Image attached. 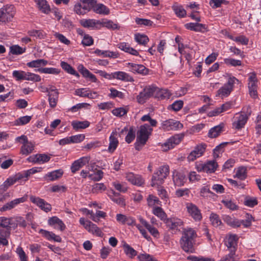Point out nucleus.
Here are the masks:
<instances>
[{
    "instance_id": "1",
    "label": "nucleus",
    "mask_w": 261,
    "mask_h": 261,
    "mask_svg": "<svg viewBox=\"0 0 261 261\" xmlns=\"http://www.w3.org/2000/svg\"><path fill=\"white\" fill-rule=\"evenodd\" d=\"M196 237V233L192 228H183L180 244L185 252L193 253L194 251V244Z\"/></svg>"
},
{
    "instance_id": "2",
    "label": "nucleus",
    "mask_w": 261,
    "mask_h": 261,
    "mask_svg": "<svg viewBox=\"0 0 261 261\" xmlns=\"http://www.w3.org/2000/svg\"><path fill=\"white\" fill-rule=\"evenodd\" d=\"M152 131V129L147 124L140 126L137 133L136 142L135 144L136 150L141 149L147 141Z\"/></svg>"
},
{
    "instance_id": "3",
    "label": "nucleus",
    "mask_w": 261,
    "mask_h": 261,
    "mask_svg": "<svg viewBox=\"0 0 261 261\" xmlns=\"http://www.w3.org/2000/svg\"><path fill=\"white\" fill-rule=\"evenodd\" d=\"M169 174V167L164 165L160 167L153 173L151 178V187L161 186Z\"/></svg>"
},
{
    "instance_id": "4",
    "label": "nucleus",
    "mask_w": 261,
    "mask_h": 261,
    "mask_svg": "<svg viewBox=\"0 0 261 261\" xmlns=\"http://www.w3.org/2000/svg\"><path fill=\"white\" fill-rule=\"evenodd\" d=\"M244 112L245 114H237L239 116L236 117V120L233 123V126L236 129H239L244 126L252 112L249 106L244 108Z\"/></svg>"
},
{
    "instance_id": "5",
    "label": "nucleus",
    "mask_w": 261,
    "mask_h": 261,
    "mask_svg": "<svg viewBox=\"0 0 261 261\" xmlns=\"http://www.w3.org/2000/svg\"><path fill=\"white\" fill-rule=\"evenodd\" d=\"M156 90L157 87L153 86L146 87L143 91L141 92L137 96L138 102L140 103H143L151 97L154 96L155 97Z\"/></svg>"
},
{
    "instance_id": "6",
    "label": "nucleus",
    "mask_w": 261,
    "mask_h": 261,
    "mask_svg": "<svg viewBox=\"0 0 261 261\" xmlns=\"http://www.w3.org/2000/svg\"><path fill=\"white\" fill-rule=\"evenodd\" d=\"M13 218L0 217V234L7 237L10 234V228H12Z\"/></svg>"
},
{
    "instance_id": "7",
    "label": "nucleus",
    "mask_w": 261,
    "mask_h": 261,
    "mask_svg": "<svg viewBox=\"0 0 261 261\" xmlns=\"http://www.w3.org/2000/svg\"><path fill=\"white\" fill-rule=\"evenodd\" d=\"M17 140L23 144L20 150L22 154L28 155L32 152L34 149V145L28 141L27 136L22 135L17 138Z\"/></svg>"
},
{
    "instance_id": "8",
    "label": "nucleus",
    "mask_w": 261,
    "mask_h": 261,
    "mask_svg": "<svg viewBox=\"0 0 261 261\" xmlns=\"http://www.w3.org/2000/svg\"><path fill=\"white\" fill-rule=\"evenodd\" d=\"M236 81H238L234 77L229 78L227 84H225L218 91L217 95L222 97L228 96L232 91Z\"/></svg>"
},
{
    "instance_id": "9",
    "label": "nucleus",
    "mask_w": 261,
    "mask_h": 261,
    "mask_svg": "<svg viewBox=\"0 0 261 261\" xmlns=\"http://www.w3.org/2000/svg\"><path fill=\"white\" fill-rule=\"evenodd\" d=\"M14 15V6H6L0 9V22H6L10 21Z\"/></svg>"
},
{
    "instance_id": "10",
    "label": "nucleus",
    "mask_w": 261,
    "mask_h": 261,
    "mask_svg": "<svg viewBox=\"0 0 261 261\" xmlns=\"http://www.w3.org/2000/svg\"><path fill=\"white\" fill-rule=\"evenodd\" d=\"M184 134L176 135L169 138L162 146L163 150L166 151L178 144L184 137Z\"/></svg>"
},
{
    "instance_id": "11",
    "label": "nucleus",
    "mask_w": 261,
    "mask_h": 261,
    "mask_svg": "<svg viewBox=\"0 0 261 261\" xmlns=\"http://www.w3.org/2000/svg\"><path fill=\"white\" fill-rule=\"evenodd\" d=\"M248 81V88L250 95L253 98H255L257 96V79L256 75L254 72H252L249 74Z\"/></svg>"
},
{
    "instance_id": "12",
    "label": "nucleus",
    "mask_w": 261,
    "mask_h": 261,
    "mask_svg": "<svg viewBox=\"0 0 261 261\" xmlns=\"http://www.w3.org/2000/svg\"><path fill=\"white\" fill-rule=\"evenodd\" d=\"M186 208L189 215L196 221H200L202 219V215L198 207L192 203H186Z\"/></svg>"
},
{
    "instance_id": "13",
    "label": "nucleus",
    "mask_w": 261,
    "mask_h": 261,
    "mask_svg": "<svg viewBox=\"0 0 261 261\" xmlns=\"http://www.w3.org/2000/svg\"><path fill=\"white\" fill-rule=\"evenodd\" d=\"M162 127L165 130H170L181 128L183 125L178 121L169 119L162 122Z\"/></svg>"
},
{
    "instance_id": "14",
    "label": "nucleus",
    "mask_w": 261,
    "mask_h": 261,
    "mask_svg": "<svg viewBox=\"0 0 261 261\" xmlns=\"http://www.w3.org/2000/svg\"><path fill=\"white\" fill-rule=\"evenodd\" d=\"M30 200L33 203L38 206L41 210L46 212L51 211V206L50 204L46 202L44 200L39 197H37L34 196L30 197Z\"/></svg>"
},
{
    "instance_id": "15",
    "label": "nucleus",
    "mask_w": 261,
    "mask_h": 261,
    "mask_svg": "<svg viewBox=\"0 0 261 261\" xmlns=\"http://www.w3.org/2000/svg\"><path fill=\"white\" fill-rule=\"evenodd\" d=\"M167 227L173 231L177 230L178 227L182 226L183 221L177 218H167L165 221Z\"/></svg>"
},
{
    "instance_id": "16",
    "label": "nucleus",
    "mask_w": 261,
    "mask_h": 261,
    "mask_svg": "<svg viewBox=\"0 0 261 261\" xmlns=\"http://www.w3.org/2000/svg\"><path fill=\"white\" fill-rule=\"evenodd\" d=\"M27 200V198L25 197H22L21 198L15 199L11 201H10L5 205H4L1 208L0 211L1 212H5L8 210H10L13 208H14L19 203H23L25 202Z\"/></svg>"
},
{
    "instance_id": "17",
    "label": "nucleus",
    "mask_w": 261,
    "mask_h": 261,
    "mask_svg": "<svg viewBox=\"0 0 261 261\" xmlns=\"http://www.w3.org/2000/svg\"><path fill=\"white\" fill-rule=\"evenodd\" d=\"M205 144L197 146L188 155V160L189 161H193L201 156L205 151Z\"/></svg>"
},
{
    "instance_id": "18",
    "label": "nucleus",
    "mask_w": 261,
    "mask_h": 261,
    "mask_svg": "<svg viewBox=\"0 0 261 261\" xmlns=\"http://www.w3.org/2000/svg\"><path fill=\"white\" fill-rule=\"evenodd\" d=\"M90 161L89 156H85L74 161L71 167L72 172L75 173L81 168L86 165Z\"/></svg>"
},
{
    "instance_id": "19",
    "label": "nucleus",
    "mask_w": 261,
    "mask_h": 261,
    "mask_svg": "<svg viewBox=\"0 0 261 261\" xmlns=\"http://www.w3.org/2000/svg\"><path fill=\"white\" fill-rule=\"evenodd\" d=\"M238 237L237 235L234 234H229L226 237L225 245L229 250L233 249L236 251V247L237 246Z\"/></svg>"
},
{
    "instance_id": "20",
    "label": "nucleus",
    "mask_w": 261,
    "mask_h": 261,
    "mask_svg": "<svg viewBox=\"0 0 261 261\" xmlns=\"http://www.w3.org/2000/svg\"><path fill=\"white\" fill-rule=\"evenodd\" d=\"M80 4L81 5L77 6L78 8L82 7L83 12H79L80 15H84L88 12L90 11L91 9H93V4H94V0H80Z\"/></svg>"
},
{
    "instance_id": "21",
    "label": "nucleus",
    "mask_w": 261,
    "mask_h": 261,
    "mask_svg": "<svg viewBox=\"0 0 261 261\" xmlns=\"http://www.w3.org/2000/svg\"><path fill=\"white\" fill-rule=\"evenodd\" d=\"M126 179L133 185L141 186L144 184V180L139 176H135L133 173L126 174Z\"/></svg>"
},
{
    "instance_id": "22",
    "label": "nucleus",
    "mask_w": 261,
    "mask_h": 261,
    "mask_svg": "<svg viewBox=\"0 0 261 261\" xmlns=\"http://www.w3.org/2000/svg\"><path fill=\"white\" fill-rule=\"evenodd\" d=\"M93 10L94 12L102 15H108L110 13L109 9L102 4H96L94 1L93 6Z\"/></svg>"
},
{
    "instance_id": "23",
    "label": "nucleus",
    "mask_w": 261,
    "mask_h": 261,
    "mask_svg": "<svg viewBox=\"0 0 261 261\" xmlns=\"http://www.w3.org/2000/svg\"><path fill=\"white\" fill-rule=\"evenodd\" d=\"M117 132H113L110 137V143L108 147V151L110 152H113L118 146V141L117 138Z\"/></svg>"
},
{
    "instance_id": "24",
    "label": "nucleus",
    "mask_w": 261,
    "mask_h": 261,
    "mask_svg": "<svg viewBox=\"0 0 261 261\" xmlns=\"http://www.w3.org/2000/svg\"><path fill=\"white\" fill-rule=\"evenodd\" d=\"M113 79H116L125 82H133V77L127 73L122 71H117L113 73Z\"/></svg>"
},
{
    "instance_id": "25",
    "label": "nucleus",
    "mask_w": 261,
    "mask_h": 261,
    "mask_svg": "<svg viewBox=\"0 0 261 261\" xmlns=\"http://www.w3.org/2000/svg\"><path fill=\"white\" fill-rule=\"evenodd\" d=\"M39 232L41 233L44 237L48 240H54L55 242H61V238L55 234L54 233L43 229H40Z\"/></svg>"
},
{
    "instance_id": "26",
    "label": "nucleus",
    "mask_w": 261,
    "mask_h": 261,
    "mask_svg": "<svg viewBox=\"0 0 261 261\" xmlns=\"http://www.w3.org/2000/svg\"><path fill=\"white\" fill-rule=\"evenodd\" d=\"M173 180L175 186L180 187L184 185L186 176L181 173L176 172L173 175Z\"/></svg>"
},
{
    "instance_id": "27",
    "label": "nucleus",
    "mask_w": 261,
    "mask_h": 261,
    "mask_svg": "<svg viewBox=\"0 0 261 261\" xmlns=\"http://www.w3.org/2000/svg\"><path fill=\"white\" fill-rule=\"evenodd\" d=\"M128 65L130 67V70L133 72H137L141 74H146L147 69L143 65L136 64L128 63Z\"/></svg>"
},
{
    "instance_id": "28",
    "label": "nucleus",
    "mask_w": 261,
    "mask_h": 261,
    "mask_svg": "<svg viewBox=\"0 0 261 261\" xmlns=\"http://www.w3.org/2000/svg\"><path fill=\"white\" fill-rule=\"evenodd\" d=\"M87 224H88L86 225L85 229L89 232L93 234H95L97 236L100 237L102 236V231L100 228L96 226V225L92 223L91 222H88Z\"/></svg>"
},
{
    "instance_id": "29",
    "label": "nucleus",
    "mask_w": 261,
    "mask_h": 261,
    "mask_svg": "<svg viewBox=\"0 0 261 261\" xmlns=\"http://www.w3.org/2000/svg\"><path fill=\"white\" fill-rule=\"evenodd\" d=\"M223 220L225 223L232 227L237 228L240 227L241 222L237 219L225 215L223 218Z\"/></svg>"
},
{
    "instance_id": "30",
    "label": "nucleus",
    "mask_w": 261,
    "mask_h": 261,
    "mask_svg": "<svg viewBox=\"0 0 261 261\" xmlns=\"http://www.w3.org/2000/svg\"><path fill=\"white\" fill-rule=\"evenodd\" d=\"M187 29L195 32H202L206 29L205 25L199 23H189L185 25Z\"/></svg>"
},
{
    "instance_id": "31",
    "label": "nucleus",
    "mask_w": 261,
    "mask_h": 261,
    "mask_svg": "<svg viewBox=\"0 0 261 261\" xmlns=\"http://www.w3.org/2000/svg\"><path fill=\"white\" fill-rule=\"evenodd\" d=\"M224 125L223 123L212 128L208 132V137L212 138L218 137L222 131Z\"/></svg>"
},
{
    "instance_id": "32",
    "label": "nucleus",
    "mask_w": 261,
    "mask_h": 261,
    "mask_svg": "<svg viewBox=\"0 0 261 261\" xmlns=\"http://www.w3.org/2000/svg\"><path fill=\"white\" fill-rule=\"evenodd\" d=\"M35 2L42 12L48 14L50 11L49 6L47 4L46 0H35Z\"/></svg>"
},
{
    "instance_id": "33",
    "label": "nucleus",
    "mask_w": 261,
    "mask_h": 261,
    "mask_svg": "<svg viewBox=\"0 0 261 261\" xmlns=\"http://www.w3.org/2000/svg\"><path fill=\"white\" fill-rule=\"evenodd\" d=\"M171 96V93L167 89H160L157 88L155 93V97L160 99H169Z\"/></svg>"
},
{
    "instance_id": "34",
    "label": "nucleus",
    "mask_w": 261,
    "mask_h": 261,
    "mask_svg": "<svg viewBox=\"0 0 261 261\" xmlns=\"http://www.w3.org/2000/svg\"><path fill=\"white\" fill-rule=\"evenodd\" d=\"M48 63L47 60L44 59H38L32 61L27 63V66L31 68H39L46 65Z\"/></svg>"
},
{
    "instance_id": "35",
    "label": "nucleus",
    "mask_w": 261,
    "mask_h": 261,
    "mask_svg": "<svg viewBox=\"0 0 261 261\" xmlns=\"http://www.w3.org/2000/svg\"><path fill=\"white\" fill-rule=\"evenodd\" d=\"M123 248L125 254L129 257L133 258L137 255V251L125 242L123 244Z\"/></svg>"
},
{
    "instance_id": "36",
    "label": "nucleus",
    "mask_w": 261,
    "mask_h": 261,
    "mask_svg": "<svg viewBox=\"0 0 261 261\" xmlns=\"http://www.w3.org/2000/svg\"><path fill=\"white\" fill-rule=\"evenodd\" d=\"M63 174V171L62 170H56L46 174L45 177L48 178L49 180L53 181L60 178Z\"/></svg>"
},
{
    "instance_id": "37",
    "label": "nucleus",
    "mask_w": 261,
    "mask_h": 261,
    "mask_svg": "<svg viewBox=\"0 0 261 261\" xmlns=\"http://www.w3.org/2000/svg\"><path fill=\"white\" fill-rule=\"evenodd\" d=\"M48 224L50 225L57 224L58 228L61 231L63 230L65 228V226L63 222L57 217H53L50 218L48 220Z\"/></svg>"
},
{
    "instance_id": "38",
    "label": "nucleus",
    "mask_w": 261,
    "mask_h": 261,
    "mask_svg": "<svg viewBox=\"0 0 261 261\" xmlns=\"http://www.w3.org/2000/svg\"><path fill=\"white\" fill-rule=\"evenodd\" d=\"M218 167L217 163L215 161H210L204 164L205 172H214Z\"/></svg>"
},
{
    "instance_id": "39",
    "label": "nucleus",
    "mask_w": 261,
    "mask_h": 261,
    "mask_svg": "<svg viewBox=\"0 0 261 261\" xmlns=\"http://www.w3.org/2000/svg\"><path fill=\"white\" fill-rule=\"evenodd\" d=\"M89 122L87 121H73L71 123L73 129L77 130L79 129H84L89 126Z\"/></svg>"
},
{
    "instance_id": "40",
    "label": "nucleus",
    "mask_w": 261,
    "mask_h": 261,
    "mask_svg": "<svg viewBox=\"0 0 261 261\" xmlns=\"http://www.w3.org/2000/svg\"><path fill=\"white\" fill-rule=\"evenodd\" d=\"M81 25L85 28H94L97 24H100L99 21L94 19H83L80 21Z\"/></svg>"
},
{
    "instance_id": "41",
    "label": "nucleus",
    "mask_w": 261,
    "mask_h": 261,
    "mask_svg": "<svg viewBox=\"0 0 261 261\" xmlns=\"http://www.w3.org/2000/svg\"><path fill=\"white\" fill-rule=\"evenodd\" d=\"M9 178L10 180L11 184L13 185L21 180L25 181L28 179L27 177H25V173L24 172L22 173H18L15 176Z\"/></svg>"
},
{
    "instance_id": "42",
    "label": "nucleus",
    "mask_w": 261,
    "mask_h": 261,
    "mask_svg": "<svg viewBox=\"0 0 261 261\" xmlns=\"http://www.w3.org/2000/svg\"><path fill=\"white\" fill-rule=\"evenodd\" d=\"M135 39L137 42L141 45H146L149 41L148 37L139 33L135 34Z\"/></svg>"
},
{
    "instance_id": "43",
    "label": "nucleus",
    "mask_w": 261,
    "mask_h": 261,
    "mask_svg": "<svg viewBox=\"0 0 261 261\" xmlns=\"http://www.w3.org/2000/svg\"><path fill=\"white\" fill-rule=\"evenodd\" d=\"M18 225L25 227L27 225L25 221L21 217L13 218L12 228L15 229Z\"/></svg>"
},
{
    "instance_id": "44",
    "label": "nucleus",
    "mask_w": 261,
    "mask_h": 261,
    "mask_svg": "<svg viewBox=\"0 0 261 261\" xmlns=\"http://www.w3.org/2000/svg\"><path fill=\"white\" fill-rule=\"evenodd\" d=\"M112 193L114 194V196H110V198L112 199V200L120 206H124L125 205V203L123 198L121 197H119V194L116 193L114 191H112Z\"/></svg>"
},
{
    "instance_id": "45",
    "label": "nucleus",
    "mask_w": 261,
    "mask_h": 261,
    "mask_svg": "<svg viewBox=\"0 0 261 261\" xmlns=\"http://www.w3.org/2000/svg\"><path fill=\"white\" fill-rule=\"evenodd\" d=\"M61 66L68 73L79 76V74L76 71L67 63L65 62H62L61 63Z\"/></svg>"
},
{
    "instance_id": "46",
    "label": "nucleus",
    "mask_w": 261,
    "mask_h": 261,
    "mask_svg": "<svg viewBox=\"0 0 261 261\" xmlns=\"http://www.w3.org/2000/svg\"><path fill=\"white\" fill-rule=\"evenodd\" d=\"M48 96L50 107L53 108H55L57 106L58 100L59 93L56 92L55 94H52L49 92Z\"/></svg>"
},
{
    "instance_id": "47",
    "label": "nucleus",
    "mask_w": 261,
    "mask_h": 261,
    "mask_svg": "<svg viewBox=\"0 0 261 261\" xmlns=\"http://www.w3.org/2000/svg\"><path fill=\"white\" fill-rule=\"evenodd\" d=\"M153 214L160 218L161 220L165 221L166 214L161 207H155L153 210Z\"/></svg>"
},
{
    "instance_id": "48",
    "label": "nucleus",
    "mask_w": 261,
    "mask_h": 261,
    "mask_svg": "<svg viewBox=\"0 0 261 261\" xmlns=\"http://www.w3.org/2000/svg\"><path fill=\"white\" fill-rule=\"evenodd\" d=\"M246 174V168L244 167H240L237 169L234 177L243 180L246 178L247 176Z\"/></svg>"
},
{
    "instance_id": "49",
    "label": "nucleus",
    "mask_w": 261,
    "mask_h": 261,
    "mask_svg": "<svg viewBox=\"0 0 261 261\" xmlns=\"http://www.w3.org/2000/svg\"><path fill=\"white\" fill-rule=\"evenodd\" d=\"M107 188L103 183H96L93 185L91 192L93 193L102 192L106 190Z\"/></svg>"
},
{
    "instance_id": "50",
    "label": "nucleus",
    "mask_w": 261,
    "mask_h": 261,
    "mask_svg": "<svg viewBox=\"0 0 261 261\" xmlns=\"http://www.w3.org/2000/svg\"><path fill=\"white\" fill-rule=\"evenodd\" d=\"M24 80L39 82L41 81V77L39 75L31 72H25Z\"/></svg>"
},
{
    "instance_id": "51",
    "label": "nucleus",
    "mask_w": 261,
    "mask_h": 261,
    "mask_svg": "<svg viewBox=\"0 0 261 261\" xmlns=\"http://www.w3.org/2000/svg\"><path fill=\"white\" fill-rule=\"evenodd\" d=\"M173 9L176 15L180 17H184L186 15V11L181 6L174 5Z\"/></svg>"
},
{
    "instance_id": "52",
    "label": "nucleus",
    "mask_w": 261,
    "mask_h": 261,
    "mask_svg": "<svg viewBox=\"0 0 261 261\" xmlns=\"http://www.w3.org/2000/svg\"><path fill=\"white\" fill-rule=\"evenodd\" d=\"M10 53L13 55H20L25 51V48H22L18 45H12L10 48Z\"/></svg>"
},
{
    "instance_id": "53",
    "label": "nucleus",
    "mask_w": 261,
    "mask_h": 261,
    "mask_svg": "<svg viewBox=\"0 0 261 261\" xmlns=\"http://www.w3.org/2000/svg\"><path fill=\"white\" fill-rule=\"evenodd\" d=\"M37 71L41 73L53 74H57L60 72V70L55 68H41L38 69Z\"/></svg>"
},
{
    "instance_id": "54",
    "label": "nucleus",
    "mask_w": 261,
    "mask_h": 261,
    "mask_svg": "<svg viewBox=\"0 0 261 261\" xmlns=\"http://www.w3.org/2000/svg\"><path fill=\"white\" fill-rule=\"evenodd\" d=\"M137 258L139 261H157L154 257L147 253H141Z\"/></svg>"
},
{
    "instance_id": "55",
    "label": "nucleus",
    "mask_w": 261,
    "mask_h": 261,
    "mask_svg": "<svg viewBox=\"0 0 261 261\" xmlns=\"http://www.w3.org/2000/svg\"><path fill=\"white\" fill-rule=\"evenodd\" d=\"M211 223L215 227H218L222 223L219 216L216 214L212 213L210 216Z\"/></svg>"
},
{
    "instance_id": "56",
    "label": "nucleus",
    "mask_w": 261,
    "mask_h": 261,
    "mask_svg": "<svg viewBox=\"0 0 261 261\" xmlns=\"http://www.w3.org/2000/svg\"><path fill=\"white\" fill-rule=\"evenodd\" d=\"M148 206H152L155 204H160L159 198L152 195H149L147 199Z\"/></svg>"
},
{
    "instance_id": "57",
    "label": "nucleus",
    "mask_w": 261,
    "mask_h": 261,
    "mask_svg": "<svg viewBox=\"0 0 261 261\" xmlns=\"http://www.w3.org/2000/svg\"><path fill=\"white\" fill-rule=\"evenodd\" d=\"M37 163L38 164H43L48 162L50 159V157L45 154H37Z\"/></svg>"
},
{
    "instance_id": "58",
    "label": "nucleus",
    "mask_w": 261,
    "mask_h": 261,
    "mask_svg": "<svg viewBox=\"0 0 261 261\" xmlns=\"http://www.w3.org/2000/svg\"><path fill=\"white\" fill-rule=\"evenodd\" d=\"M227 142L222 143L214 149V156L215 158L219 157V153L223 152V148L227 145Z\"/></svg>"
},
{
    "instance_id": "59",
    "label": "nucleus",
    "mask_w": 261,
    "mask_h": 261,
    "mask_svg": "<svg viewBox=\"0 0 261 261\" xmlns=\"http://www.w3.org/2000/svg\"><path fill=\"white\" fill-rule=\"evenodd\" d=\"M224 61L226 64L230 65L232 66H241L242 64V62L240 60H235L231 58L225 59Z\"/></svg>"
},
{
    "instance_id": "60",
    "label": "nucleus",
    "mask_w": 261,
    "mask_h": 261,
    "mask_svg": "<svg viewBox=\"0 0 261 261\" xmlns=\"http://www.w3.org/2000/svg\"><path fill=\"white\" fill-rule=\"evenodd\" d=\"M103 172L101 170H98L93 174H89V177L94 181H99L103 177Z\"/></svg>"
},
{
    "instance_id": "61",
    "label": "nucleus",
    "mask_w": 261,
    "mask_h": 261,
    "mask_svg": "<svg viewBox=\"0 0 261 261\" xmlns=\"http://www.w3.org/2000/svg\"><path fill=\"white\" fill-rule=\"evenodd\" d=\"M135 138V133L133 127H130L128 132L125 137V141L130 143Z\"/></svg>"
},
{
    "instance_id": "62",
    "label": "nucleus",
    "mask_w": 261,
    "mask_h": 261,
    "mask_svg": "<svg viewBox=\"0 0 261 261\" xmlns=\"http://www.w3.org/2000/svg\"><path fill=\"white\" fill-rule=\"evenodd\" d=\"M112 113L116 116L121 117L127 113V110L123 108H119L114 109Z\"/></svg>"
},
{
    "instance_id": "63",
    "label": "nucleus",
    "mask_w": 261,
    "mask_h": 261,
    "mask_svg": "<svg viewBox=\"0 0 261 261\" xmlns=\"http://www.w3.org/2000/svg\"><path fill=\"white\" fill-rule=\"evenodd\" d=\"M31 118L32 117L29 116L21 117L16 120V124L18 125H24L29 123Z\"/></svg>"
},
{
    "instance_id": "64",
    "label": "nucleus",
    "mask_w": 261,
    "mask_h": 261,
    "mask_svg": "<svg viewBox=\"0 0 261 261\" xmlns=\"http://www.w3.org/2000/svg\"><path fill=\"white\" fill-rule=\"evenodd\" d=\"M184 102L182 100H176L174 102L170 107L175 111H178L183 107Z\"/></svg>"
}]
</instances>
